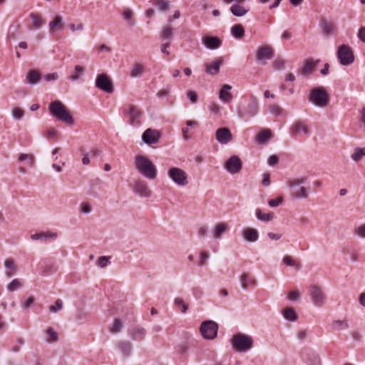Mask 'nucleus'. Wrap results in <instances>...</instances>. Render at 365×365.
<instances>
[{"instance_id": "obj_28", "label": "nucleus", "mask_w": 365, "mask_h": 365, "mask_svg": "<svg viewBox=\"0 0 365 365\" xmlns=\"http://www.w3.org/2000/svg\"><path fill=\"white\" fill-rule=\"evenodd\" d=\"M306 181V177L292 178L287 182V185L289 187L291 192H294V190H299V186L304 184Z\"/></svg>"}, {"instance_id": "obj_9", "label": "nucleus", "mask_w": 365, "mask_h": 365, "mask_svg": "<svg viewBox=\"0 0 365 365\" xmlns=\"http://www.w3.org/2000/svg\"><path fill=\"white\" fill-rule=\"evenodd\" d=\"M309 295L312 303L317 307H322L326 303L327 297L322 287L317 284L310 287Z\"/></svg>"}, {"instance_id": "obj_55", "label": "nucleus", "mask_w": 365, "mask_h": 365, "mask_svg": "<svg viewBox=\"0 0 365 365\" xmlns=\"http://www.w3.org/2000/svg\"><path fill=\"white\" fill-rule=\"evenodd\" d=\"M80 210L83 214H89L92 211V207L88 202H82L80 205Z\"/></svg>"}, {"instance_id": "obj_12", "label": "nucleus", "mask_w": 365, "mask_h": 365, "mask_svg": "<svg viewBox=\"0 0 365 365\" xmlns=\"http://www.w3.org/2000/svg\"><path fill=\"white\" fill-rule=\"evenodd\" d=\"M274 51L269 46L259 47L256 53V60L262 65L267 63V61L273 57Z\"/></svg>"}, {"instance_id": "obj_56", "label": "nucleus", "mask_w": 365, "mask_h": 365, "mask_svg": "<svg viewBox=\"0 0 365 365\" xmlns=\"http://www.w3.org/2000/svg\"><path fill=\"white\" fill-rule=\"evenodd\" d=\"M24 115V111L20 108H14L12 110V116L14 118L20 120Z\"/></svg>"}, {"instance_id": "obj_26", "label": "nucleus", "mask_w": 365, "mask_h": 365, "mask_svg": "<svg viewBox=\"0 0 365 365\" xmlns=\"http://www.w3.org/2000/svg\"><path fill=\"white\" fill-rule=\"evenodd\" d=\"M174 31L175 29L170 24L164 26L160 32V38L163 41L170 42L174 35Z\"/></svg>"}, {"instance_id": "obj_39", "label": "nucleus", "mask_w": 365, "mask_h": 365, "mask_svg": "<svg viewBox=\"0 0 365 365\" xmlns=\"http://www.w3.org/2000/svg\"><path fill=\"white\" fill-rule=\"evenodd\" d=\"M118 348L126 356H128L132 350V345L129 341H120L117 344Z\"/></svg>"}, {"instance_id": "obj_32", "label": "nucleus", "mask_w": 365, "mask_h": 365, "mask_svg": "<svg viewBox=\"0 0 365 365\" xmlns=\"http://www.w3.org/2000/svg\"><path fill=\"white\" fill-rule=\"evenodd\" d=\"M320 26L323 33L327 35H332L335 33L336 27L331 22L324 20L321 22Z\"/></svg>"}, {"instance_id": "obj_57", "label": "nucleus", "mask_w": 365, "mask_h": 365, "mask_svg": "<svg viewBox=\"0 0 365 365\" xmlns=\"http://www.w3.org/2000/svg\"><path fill=\"white\" fill-rule=\"evenodd\" d=\"M208 258H209L208 252H202L200 256V260L198 262V265L199 266H205L206 264V261L208 259Z\"/></svg>"}, {"instance_id": "obj_62", "label": "nucleus", "mask_w": 365, "mask_h": 365, "mask_svg": "<svg viewBox=\"0 0 365 365\" xmlns=\"http://www.w3.org/2000/svg\"><path fill=\"white\" fill-rule=\"evenodd\" d=\"M355 232L358 236L365 238V223L357 227Z\"/></svg>"}, {"instance_id": "obj_48", "label": "nucleus", "mask_w": 365, "mask_h": 365, "mask_svg": "<svg viewBox=\"0 0 365 365\" xmlns=\"http://www.w3.org/2000/svg\"><path fill=\"white\" fill-rule=\"evenodd\" d=\"M123 327L122 322L119 319H115L113 325L110 327V331L113 334L118 333Z\"/></svg>"}, {"instance_id": "obj_47", "label": "nucleus", "mask_w": 365, "mask_h": 365, "mask_svg": "<svg viewBox=\"0 0 365 365\" xmlns=\"http://www.w3.org/2000/svg\"><path fill=\"white\" fill-rule=\"evenodd\" d=\"M268 110L269 113L277 117L280 116L284 113V110L279 106L277 104H272L269 106Z\"/></svg>"}, {"instance_id": "obj_17", "label": "nucleus", "mask_w": 365, "mask_h": 365, "mask_svg": "<svg viewBox=\"0 0 365 365\" xmlns=\"http://www.w3.org/2000/svg\"><path fill=\"white\" fill-rule=\"evenodd\" d=\"M310 130L304 121H296L291 128V135L294 136H299L302 134L309 135Z\"/></svg>"}, {"instance_id": "obj_34", "label": "nucleus", "mask_w": 365, "mask_h": 365, "mask_svg": "<svg viewBox=\"0 0 365 365\" xmlns=\"http://www.w3.org/2000/svg\"><path fill=\"white\" fill-rule=\"evenodd\" d=\"M231 34L236 39H241L245 36V29L241 24H235L231 29Z\"/></svg>"}, {"instance_id": "obj_52", "label": "nucleus", "mask_w": 365, "mask_h": 365, "mask_svg": "<svg viewBox=\"0 0 365 365\" xmlns=\"http://www.w3.org/2000/svg\"><path fill=\"white\" fill-rule=\"evenodd\" d=\"M47 335L48 336L47 341L49 343L56 342L58 340V334L51 327L47 329Z\"/></svg>"}, {"instance_id": "obj_42", "label": "nucleus", "mask_w": 365, "mask_h": 365, "mask_svg": "<svg viewBox=\"0 0 365 365\" xmlns=\"http://www.w3.org/2000/svg\"><path fill=\"white\" fill-rule=\"evenodd\" d=\"M282 314L288 321L295 322L297 319V315L292 308H286L282 311Z\"/></svg>"}, {"instance_id": "obj_30", "label": "nucleus", "mask_w": 365, "mask_h": 365, "mask_svg": "<svg viewBox=\"0 0 365 365\" xmlns=\"http://www.w3.org/2000/svg\"><path fill=\"white\" fill-rule=\"evenodd\" d=\"M290 195L293 199H306L309 195V190L304 186H300L299 190H294V192H290Z\"/></svg>"}, {"instance_id": "obj_49", "label": "nucleus", "mask_w": 365, "mask_h": 365, "mask_svg": "<svg viewBox=\"0 0 365 365\" xmlns=\"http://www.w3.org/2000/svg\"><path fill=\"white\" fill-rule=\"evenodd\" d=\"M19 160L22 162L24 160H28V164L29 166L33 167L34 165V157L31 154H25L21 153L19 156Z\"/></svg>"}, {"instance_id": "obj_31", "label": "nucleus", "mask_w": 365, "mask_h": 365, "mask_svg": "<svg viewBox=\"0 0 365 365\" xmlns=\"http://www.w3.org/2000/svg\"><path fill=\"white\" fill-rule=\"evenodd\" d=\"M41 79L40 73L36 70L29 71L26 76V82L30 85H36Z\"/></svg>"}, {"instance_id": "obj_13", "label": "nucleus", "mask_w": 365, "mask_h": 365, "mask_svg": "<svg viewBox=\"0 0 365 365\" xmlns=\"http://www.w3.org/2000/svg\"><path fill=\"white\" fill-rule=\"evenodd\" d=\"M242 167V163L239 157L234 155L230 157L225 163V169L230 174L238 173Z\"/></svg>"}, {"instance_id": "obj_54", "label": "nucleus", "mask_w": 365, "mask_h": 365, "mask_svg": "<svg viewBox=\"0 0 365 365\" xmlns=\"http://www.w3.org/2000/svg\"><path fill=\"white\" fill-rule=\"evenodd\" d=\"M96 264L100 267H106L109 264V257L106 256H101L98 257Z\"/></svg>"}, {"instance_id": "obj_29", "label": "nucleus", "mask_w": 365, "mask_h": 365, "mask_svg": "<svg viewBox=\"0 0 365 365\" xmlns=\"http://www.w3.org/2000/svg\"><path fill=\"white\" fill-rule=\"evenodd\" d=\"M317 63H318V61H314L312 59L307 60L304 62V63L300 71V73L303 76L309 75L314 70Z\"/></svg>"}, {"instance_id": "obj_59", "label": "nucleus", "mask_w": 365, "mask_h": 365, "mask_svg": "<svg viewBox=\"0 0 365 365\" xmlns=\"http://www.w3.org/2000/svg\"><path fill=\"white\" fill-rule=\"evenodd\" d=\"M187 96L192 103H195L197 101V94L193 91H188L187 92Z\"/></svg>"}, {"instance_id": "obj_50", "label": "nucleus", "mask_w": 365, "mask_h": 365, "mask_svg": "<svg viewBox=\"0 0 365 365\" xmlns=\"http://www.w3.org/2000/svg\"><path fill=\"white\" fill-rule=\"evenodd\" d=\"M21 287L22 284L21 283L20 280L18 279H14L7 285V289L9 292H14L20 289Z\"/></svg>"}, {"instance_id": "obj_23", "label": "nucleus", "mask_w": 365, "mask_h": 365, "mask_svg": "<svg viewBox=\"0 0 365 365\" xmlns=\"http://www.w3.org/2000/svg\"><path fill=\"white\" fill-rule=\"evenodd\" d=\"M240 281L241 284V287L244 290H246L249 287H255L257 284L255 279H254L247 273H243L240 276Z\"/></svg>"}, {"instance_id": "obj_51", "label": "nucleus", "mask_w": 365, "mask_h": 365, "mask_svg": "<svg viewBox=\"0 0 365 365\" xmlns=\"http://www.w3.org/2000/svg\"><path fill=\"white\" fill-rule=\"evenodd\" d=\"M174 304L178 306L182 313H185L188 309V306L184 302V301L179 297L174 299Z\"/></svg>"}, {"instance_id": "obj_27", "label": "nucleus", "mask_w": 365, "mask_h": 365, "mask_svg": "<svg viewBox=\"0 0 365 365\" xmlns=\"http://www.w3.org/2000/svg\"><path fill=\"white\" fill-rule=\"evenodd\" d=\"M272 136L269 129H264L257 134L256 141L259 144H265L272 139Z\"/></svg>"}, {"instance_id": "obj_44", "label": "nucleus", "mask_w": 365, "mask_h": 365, "mask_svg": "<svg viewBox=\"0 0 365 365\" xmlns=\"http://www.w3.org/2000/svg\"><path fill=\"white\" fill-rule=\"evenodd\" d=\"M152 2L161 11H166L170 9L169 2L165 0H152Z\"/></svg>"}, {"instance_id": "obj_11", "label": "nucleus", "mask_w": 365, "mask_h": 365, "mask_svg": "<svg viewBox=\"0 0 365 365\" xmlns=\"http://www.w3.org/2000/svg\"><path fill=\"white\" fill-rule=\"evenodd\" d=\"M96 86L108 93H111L113 91V86L111 80L106 74L98 75L96 79Z\"/></svg>"}, {"instance_id": "obj_14", "label": "nucleus", "mask_w": 365, "mask_h": 365, "mask_svg": "<svg viewBox=\"0 0 365 365\" xmlns=\"http://www.w3.org/2000/svg\"><path fill=\"white\" fill-rule=\"evenodd\" d=\"M133 191L141 197H150L152 191L144 180H137L133 184Z\"/></svg>"}, {"instance_id": "obj_58", "label": "nucleus", "mask_w": 365, "mask_h": 365, "mask_svg": "<svg viewBox=\"0 0 365 365\" xmlns=\"http://www.w3.org/2000/svg\"><path fill=\"white\" fill-rule=\"evenodd\" d=\"M273 66L275 69H282L285 66V61L282 58H277L273 62Z\"/></svg>"}, {"instance_id": "obj_4", "label": "nucleus", "mask_w": 365, "mask_h": 365, "mask_svg": "<svg viewBox=\"0 0 365 365\" xmlns=\"http://www.w3.org/2000/svg\"><path fill=\"white\" fill-rule=\"evenodd\" d=\"M308 99L310 103L319 108L326 107L329 102V95L324 87L311 89Z\"/></svg>"}, {"instance_id": "obj_5", "label": "nucleus", "mask_w": 365, "mask_h": 365, "mask_svg": "<svg viewBox=\"0 0 365 365\" xmlns=\"http://www.w3.org/2000/svg\"><path fill=\"white\" fill-rule=\"evenodd\" d=\"M123 112L130 125H136L140 124L142 113L136 106L133 104L126 105L123 107Z\"/></svg>"}, {"instance_id": "obj_24", "label": "nucleus", "mask_w": 365, "mask_h": 365, "mask_svg": "<svg viewBox=\"0 0 365 365\" xmlns=\"http://www.w3.org/2000/svg\"><path fill=\"white\" fill-rule=\"evenodd\" d=\"M58 237V234L53 232H39L35 233L31 235V239L32 240H55Z\"/></svg>"}, {"instance_id": "obj_19", "label": "nucleus", "mask_w": 365, "mask_h": 365, "mask_svg": "<svg viewBox=\"0 0 365 365\" xmlns=\"http://www.w3.org/2000/svg\"><path fill=\"white\" fill-rule=\"evenodd\" d=\"M232 86L228 84H224L219 91V98L224 103H229L232 101V94L230 92Z\"/></svg>"}, {"instance_id": "obj_20", "label": "nucleus", "mask_w": 365, "mask_h": 365, "mask_svg": "<svg viewBox=\"0 0 365 365\" xmlns=\"http://www.w3.org/2000/svg\"><path fill=\"white\" fill-rule=\"evenodd\" d=\"M228 229L229 226L227 222H222L216 224L212 231V237L216 240L221 239Z\"/></svg>"}, {"instance_id": "obj_7", "label": "nucleus", "mask_w": 365, "mask_h": 365, "mask_svg": "<svg viewBox=\"0 0 365 365\" xmlns=\"http://www.w3.org/2000/svg\"><path fill=\"white\" fill-rule=\"evenodd\" d=\"M168 177L178 186H185L188 183L187 175L181 168L173 167L168 171Z\"/></svg>"}, {"instance_id": "obj_53", "label": "nucleus", "mask_w": 365, "mask_h": 365, "mask_svg": "<svg viewBox=\"0 0 365 365\" xmlns=\"http://www.w3.org/2000/svg\"><path fill=\"white\" fill-rule=\"evenodd\" d=\"M63 308V302L61 299H57L54 305L49 307V311L53 313L59 312Z\"/></svg>"}, {"instance_id": "obj_61", "label": "nucleus", "mask_w": 365, "mask_h": 365, "mask_svg": "<svg viewBox=\"0 0 365 365\" xmlns=\"http://www.w3.org/2000/svg\"><path fill=\"white\" fill-rule=\"evenodd\" d=\"M209 109L211 113H212L214 114H218L221 110V108L218 104H217L215 103H212L209 106Z\"/></svg>"}, {"instance_id": "obj_45", "label": "nucleus", "mask_w": 365, "mask_h": 365, "mask_svg": "<svg viewBox=\"0 0 365 365\" xmlns=\"http://www.w3.org/2000/svg\"><path fill=\"white\" fill-rule=\"evenodd\" d=\"M84 72V68L79 65L75 66V71L69 76V79L72 81H77L80 78L81 75Z\"/></svg>"}, {"instance_id": "obj_21", "label": "nucleus", "mask_w": 365, "mask_h": 365, "mask_svg": "<svg viewBox=\"0 0 365 365\" xmlns=\"http://www.w3.org/2000/svg\"><path fill=\"white\" fill-rule=\"evenodd\" d=\"M145 330L144 328L135 327L128 329V334L133 340L141 341L144 339L145 335Z\"/></svg>"}, {"instance_id": "obj_35", "label": "nucleus", "mask_w": 365, "mask_h": 365, "mask_svg": "<svg viewBox=\"0 0 365 365\" xmlns=\"http://www.w3.org/2000/svg\"><path fill=\"white\" fill-rule=\"evenodd\" d=\"M48 26L51 30L54 29H56L58 31L62 30L63 29L62 17L59 15L56 16L53 20L49 22Z\"/></svg>"}, {"instance_id": "obj_37", "label": "nucleus", "mask_w": 365, "mask_h": 365, "mask_svg": "<svg viewBox=\"0 0 365 365\" xmlns=\"http://www.w3.org/2000/svg\"><path fill=\"white\" fill-rule=\"evenodd\" d=\"M4 267L7 269L6 272V275L8 277H12V275L16 272V266L14 262V260L11 259H7L4 262Z\"/></svg>"}, {"instance_id": "obj_46", "label": "nucleus", "mask_w": 365, "mask_h": 365, "mask_svg": "<svg viewBox=\"0 0 365 365\" xmlns=\"http://www.w3.org/2000/svg\"><path fill=\"white\" fill-rule=\"evenodd\" d=\"M331 327L334 330H341L347 329L349 324L346 320H335L332 322Z\"/></svg>"}, {"instance_id": "obj_25", "label": "nucleus", "mask_w": 365, "mask_h": 365, "mask_svg": "<svg viewBox=\"0 0 365 365\" xmlns=\"http://www.w3.org/2000/svg\"><path fill=\"white\" fill-rule=\"evenodd\" d=\"M222 64V58H218L215 61L205 66V71L210 75L215 76L219 73L220 66Z\"/></svg>"}, {"instance_id": "obj_40", "label": "nucleus", "mask_w": 365, "mask_h": 365, "mask_svg": "<svg viewBox=\"0 0 365 365\" xmlns=\"http://www.w3.org/2000/svg\"><path fill=\"white\" fill-rule=\"evenodd\" d=\"M122 16L125 21H127L128 26H133L135 24L133 20V12L130 9H125L122 13Z\"/></svg>"}, {"instance_id": "obj_38", "label": "nucleus", "mask_w": 365, "mask_h": 365, "mask_svg": "<svg viewBox=\"0 0 365 365\" xmlns=\"http://www.w3.org/2000/svg\"><path fill=\"white\" fill-rule=\"evenodd\" d=\"M144 72V66L143 64L135 63L130 71V76L133 78L141 76Z\"/></svg>"}, {"instance_id": "obj_15", "label": "nucleus", "mask_w": 365, "mask_h": 365, "mask_svg": "<svg viewBox=\"0 0 365 365\" xmlns=\"http://www.w3.org/2000/svg\"><path fill=\"white\" fill-rule=\"evenodd\" d=\"M161 137L158 130L148 128L142 135V140L146 144L151 145L157 143Z\"/></svg>"}, {"instance_id": "obj_1", "label": "nucleus", "mask_w": 365, "mask_h": 365, "mask_svg": "<svg viewBox=\"0 0 365 365\" xmlns=\"http://www.w3.org/2000/svg\"><path fill=\"white\" fill-rule=\"evenodd\" d=\"M134 165L138 172L148 180H155L158 170L153 163L146 156L137 155L134 158Z\"/></svg>"}, {"instance_id": "obj_64", "label": "nucleus", "mask_w": 365, "mask_h": 365, "mask_svg": "<svg viewBox=\"0 0 365 365\" xmlns=\"http://www.w3.org/2000/svg\"><path fill=\"white\" fill-rule=\"evenodd\" d=\"M358 37L361 41L365 43V27H362L359 29Z\"/></svg>"}, {"instance_id": "obj_18", "label": "nucleus", "mask_w": 365, "mask_h": 365, "mask_svg": "<svg viewBox=\"0 0 365 365\" xmlns=\"http://www.w3.org/2000/svg\"><path fill=\"white\" fill-rule=\"evenodd\" d=\"M243 239L249 242H255L259 240V234L257 230L247 227L242 231Z\"/></svg>"}, {"instance_id": "obj_36", "label": "nucleus", "mask_w": 365, "mask_h": 365, "mask_svg": "<svg viewBox=\"0 0 365 365\" xmlns=\"http://www.w3.org/2000/svg\"><path fill=\"white\" fill-rule=\"evenodd\" d=\"M249 9H245L240 4H233L230 7L231 13L235 16H242L248 12Z\"/></svg>"}, {"instance_id": "obj_63", "label": "nucleus", "mask_w": 365, "mask_h": 365, "mask_svg": "<svg viewBox=\"0 0 365 365\" xmlns=\"http://www.w3.org/2000/svg\"><path fill=\"white\" fill-rule=\"evenodd\" d=\"M282 202V198L279 197L277 199H271L268 201V205L272 207H277L279 206Z\"/></svg>"}, {"instance_id": "obj_8", "label": "nucleus", "mask_w": 365, "mask_h": 365, "mask_svg": "<svg viewBox=\"0 0 365 365\" xmlns=\"http://www.w3.org/2000/svg\"><path fill=\"white\" fill-rule=\"evenodd\" d=\"M259 110L258 101L255 96H251L247 106L239 110L238 115L242 118H251L257 115Z\"/></svg>"}, {"instance_id": "obj_10", "label": "nucleus", "mask_w": 365, "mask_h": 365, "mask_svg": "<svg viewBox=\"0 0 365 365\" xmlns=\"http://www.w3.org/2000/svg\"><path fill=\"white\" fill-rule=\"evenodd\" d=\"M218 325L213 321L203 322L200 326V332L207 339H213L217 336Z\"/></svg>"}, {"instance_id": "obj_60", "label": "nucleus", "mask_w": 365, "mask_h": 365, "mask_svg": "<svg viewBox=\"0 0 365 365\" xmlns=\"http://www.w3.org/2000/svg\"><path fill=\"white\" fill-rule=\"evenodd\" d=\"M43 79L46 81H56L58 78L57 73H48L43 76Z\"/></svg>"}, {"instance_id": "obj_41", "label": "nucleus", "mask_w": 365, "mask_h": 365, "mask_svg": "<svg viewBox=\"0 0 365 365\" xmlns=\"http://www.w3.org/2000/svg\"><path fill=\"white\" fill-rule=\"evenodd\" d=\"M364 157H365V148H355L353 153L351 155V158L354 162L360 161Z\"/></svg>"}, {"instance_id": "obj_3", "label": "nucleus", "mask_w": 365, "mask_h": 365, "mask_svg": "<svg viewBox=\"0 0 365 365\" xmlns=\"http://www.w3.org/2000/svg\"><path fill=\"white\" fill-rule=\"evenodd\" d=\"M230 344L234 350L246 352L253 346V340L250 336L237 333L231 338Z\"/></svg>"}, {"instance_id": "obj_6", "label": "nucleus", "mask_w": 365, "mask_h": 365, "mask_svg": "<svg viewBox=\"0 0 365 365\" xmlns=\"http://www.w3.org/2000/svg\"><path fill=\"white\" fill-rule=\"evenodd\" d=\"M336 56L342 66L351 65L354 61V55L351 48L343 44L339 46L336 51Z\"/></svg>"}, {"instance_id": "obj_22", "label": "nucleus", "mask_w": 365, "mask_h": 365, "mask_svg": "<svg viewBox=\"0 0 365 365\" xmlns=\"http://www.w3.org/2000/svg\"><path fill=\"white\" fill-rule=\"evenodd\" d=\"M202 43L209 49L218 48L222 41L218 37L207 36L202 39Z\"/></svg>"}, {"instance_id": "obj_16", "label": "nucleus", "mask_w": 365, "mask_h": 365, "mask_svg": "<svg viewBox=\"0 0 365 365\" xmlns=\"http://www.w3.org/2000/svg\"><path fill=\"white\" fill-rule=\"evenodd\" d=\"M215 138L219 143L226 145L232 140V134L227 128H220L217 129Z\"/></svg>"}, {"instance_id": "obj_2", "label": "nucleus", "mask_w": 365, "mask_h": 365, "mask_svg": "<svg viewBox=\"0 0 365 365\" xmlns=\"http://www.w3.org/2000/svg\"><path fill=\"white\" fill-rule=\"evenodd\" d=\"M50 114L59 120L73 125L74 120L67 107L60 101L56 100L51 102L48 107Z\"/></svg>"}, {"instance_id": "obj_33", "label": "nucleus", "mask_w": 365, "mask_h": 365, "mask_svg": "<svg viewBox=\"0 0 365 365\" xmlns=\"http://www.w3.org/2000/svg\"><path fill=\"white\" fill-rule=\"evenodd\" d=\"M31 21H32V29H39L44 24L43 20L41 16L36 13H31L29 15Z\"/></svg>"}, {"instance_id": "obj_43", "label": "nucleus", "mask_w": 365, "mask_h": 365, "mask_svg": "<svg viewBox=\"0 0 365 365\" xmlns=\"http://www.w3.org/2000/svg\"><path fill=\"white\" fill-rule=\"evenodd\" d=\"M255 215L259 220L263 222H269L273 218V215L272 213H262L261 210L259 208L255 210Z\"/></svg>"}]
</instances>
